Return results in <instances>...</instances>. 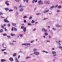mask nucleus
Instances as JSON below:
<instances>
[{
  "instance_id": "1",
  "label": "nucleus",
  "mask_w": 62,
  "mask_h": 62,
  "mask_svg": "<svg viewBox=\"0 0 62 62\" xmlns=\"http://www.w3.org/2000/svg\"><path fill=\"white\" fill-rule=\"evenodd\" d=\"M52 54H53V56H55L56 55V52L55 51H52Z\"/></svg>"
},
{
  "instance_id": "2",
  "label": "nucleus",
  "mask_w": 62,
  "mask_h": 62,
  "mask_svg": "<svg viewBox=\"0 0 62 62\" xmlns=\"http://www.w3.org/2000/svg\"><path fill=\"white\" fill-rule=\"evenodd\" d=\"M34 53L36 55H39V52L36 51H34Z\"/></svg>"
},
{
  "instance_id": "3",
  "label": "nucleus",
  "mask_w": 62,
  "mask_h": 62,
  "mask_svg": "<svg viewBox=\"0 0 62 62\" xmlns=\"http://www.w3.org/2000/svg\"><path fill=\"white\" fill-rule=\"evenodd\" d=\"M2 45H3V47H4V48H5V49H6V48H7V46H6V45H5L4 43H3L2 44Z\"/></svg>"
},
{
  "instance_id": "4",
  "label": "nucleus",
  "mask_w": 62,
  "mask_h": 62,
  "mask_svg": "<svg viewBox=\"0 0 62 62\" xmlns=\"http://www.w3.org/2000/svg\"><path fill=\"white\" fill-rule=\"evenodd\" d=\"M8 1H6V2H5V4H6V5H7V6H9V3H8Z\"/></svg>"
},
{
  "instance_id": "5",
  "label": "nucleus",
  "mask_w": 62,
  "mask_h": 62,
  "mask_svg": "<svg viewBox=\"0 0 62 62\" xmlns=\"http://www.w3.org/2000/svg\"><path fill=\"white\" fill-rule=\"evenodd\" d=\"M4 21L5 22H6V23H9V21H8L7 19H4Z\"/></svg>"
},
{
  "instance_id": "6",
  "label": "nucleus",
  "mask_w": 62,
  "mask_h": 62,
  "mask_svg": "<svg viewBox=\"0 0 62 62\" xmlns=\"http://www.w3.org/2000/svg\"><path fill=\"white\" fill-rule=\"evenodd\" d=\"M42 30L43 31H44V32H47V30H45L44 28L43 29H42Z\"/></svg>"
},
{
  "instance_id": "7",
  "label": "nucleus",
  "mask_w": 62,
  "mask_h": 62,
  "mask_svg": "<svg viewBox=\"0 0 62 62\" xmlns=\"http://www.w3.org/2000/svg\"><path fill=\"white\" fill-rule=\"evenodd\" d=\"M9 60H10L11 61H13V58H9Z\"/></svg>"
},
{
  "instance_id": "8",
  "label": "nucleus",
  "mask_w": 62,
  "mask_h": 62,
  "mask_svg": "<svg viewBox=\"0 0 62 62\" xmlns=\"http://www.w3.org/2000/svg\"><path fill=\"white\" fill-rule=\"evenodd\" d=\"M6 61V60L5 59H2L1 60V62H4V61Z\"/></svg>"
},
{
  "instance_id": "9",
  "label": "nucleus",
  "mask_w": 62,
  "mask_h": 62,
  "mask_svg": "<svg viewBox=\"0 0 62 62\" xmlns=\"http://www.w3.org/2000/svg\"><path fill=\"white\" fill-rule=\"evenodd\" d=\"M23 31L24 32H25V31H26V28L25 27L23 30Z\"/></svg>"
},
{
  "instance_id": "10",
  "label": "nucleus",
  "mask_w": 62,
  "mask_h": 62,
  "mask_svg": "<svg viewBox=\"0 0 62 62\" xmlns=\"http://www.w3.org/2000/svg\"><path fill=\"white\" fill-rule=\"evenodd\" d=\"M56 27H60V26L59 25L57 24L56 25Z\"/></svg>"
},
{
  "instance_id": "11",
  "label": "nucleus",
  "mask_w": 62,
  "mask_h": 62,
  "mask_svg": "<svg viewBox=\"0 0 62 62\" xmlns=\"http://www.w3.org/2000/svg\"><path fill=\"white\" fill-rule=\"evenodd\" d=\"M49 11V10H46L45 11H44V13H46V12H48Z\"/></svg>"
},
{
  "instance_id": "12",
  "label": "nucleus",
  "mask_w": 62,
  "mask_h": 62,
  "mask_svg": "<svg viewBox=\"0 0 62 62\" xmlns=\"http://www.w3.org/2000/svg\"><path fill=\"white\" fill-rule=\"evenodd\" d=\"M16 55L17 54L16 53H14L13 55V56H16Z\"/></svg>"
},
{
  "instance_id": "13",
  "label": "nucleus",
  "mask_w": 62,
  "mask_h": 62,
  "mask_svg": "<svg viewBox=\"0 0 62 62\" xmlns=\"http://www.w3.org/2000/svg\"><path fill=\"white\" fill-rule=\"evenodd\" d=\"M14 29V31H17V29H16L15 28H13Z\"/></svg>"
},
{
  "instance_id": "14",
  "label": "nucleus",
  "mask_w": 62,
  "mask_h": 62,
  "mask_svg": "<svg viewBox=\"0 0 62 62\" xmlns=\"http://www.w3.org/2000/svg\"><path fill=\"white\" fill-rule=\"evenodd\" d=\"M16 62H19V61L18 60V59H17V58H16Z\"/></svg>"
},
{
  "instance_id": "15",
  "label": "nucleus",
  "mask_w": 62,
  "mask_h": 62,
  "mask_svg": "<svg viewBox=\"0 0 62 62\" xmlns=\"http://www.w3.org/2000/svg\"><path fill=\"white\" fill-rule=\"evenodd\" d=\"M1 26L2 28L4 29V27L3 25H1Z\"/></svg>"
},
{
  "instance_id": "16",
  "label": "nucleus",
  "mask_w": 62,
  "mask_h": 62,
  "mask_svg": "<svg viewBox=\"0 0 62 62\" xmlns=\"http://www.w3.org/2000/svg\"><path fill=\"white\" fill-rule=\"evenodd\" d=\"M41 0H40L39 1V4H40V3L41 2Z\"/></svg>"
},
{
  "instance_id": "17",
  "label": "nucleus",
  "mask_w": 62,
  "mask_h": 62,
  "mask_svg": "<svg viewBox=\"0 0 62 62\" xmlns=\"http://www.w3.org/2000/svg\"><path fill=\"white\" fill-rule=\"evenodd\" d=\"M31 23H35V21H34V20H32V21H31Z\"/></svg>"
},
{
  "instance_id": "18",
  "label": "nucleus",
  "mask_w": 62,
  "mask_h": 62,
  "mask_svg": "<svg viewBox=\"0 0 62 62\" xmlns=\"http://www.w3.org/2000/svg\"><path fill=\"white\" fill-rule=\"evenodd\" d=\"M54 6H52L51 8H50L51 9H52V8H54Z\"/></svg>"
},
{
  "instance_id": "19",
  "label": "nucleus",
  "mask_w": 62,
  "mask_h": 62,
  "mask_svg": "<svg viewBox=\"0 0 62 62\" xmlns=\"http://www.w3.org/2000/svg\"><path fill=\"white\" fill-rule=\"evenodd\" d=\"M5 9L6 10H8V8H5Z\"/></svg>"
},
{
  "instance_id": "20",
  "label": "nucleus",
  "mask_w": 62,
  "mask_h": 62,
  "mask_svg": "<svg viewBox=\"0 0 62 62\" xmlns=\"http://www.w3.org/2000/svg\"><path fill=\"white\" fill-rule=\"evenodd\" d=\"M27 45H30V43H27L26 44Z\"/></svg>"
},
{
  "instance_id": "21",
  "label": "nucleus",
  "mask_w": 62,
  "mask_h": 62,
  "mask_svg": "<svg viewBox=\"0 0 62 62\" xmlns=\"http://www.w3.org/2000/svg\"><path fill=\"white\" fill-rule=\"evenodd\" d=\"M23 8H21V9L20 10V11H23Z\"/></svg>"
},
{
  "instance_id": "22",
  "label": "nucleus",
  "mask_w": 62,
  "mask_h": 62,
  "mask_svg": "<svg viewBox=\"0 0 62 62\" xmlns=\"http://www.w3.org/2000/svg\"><path fill=\"white\" fill-rule=\"evenodd\" d=\"M45 36H47V35H48V34L47 33H45Z\"/></svg>"
},
{
  "instance_id": "23",
  "label": "nucleus",
  "mask_w": 62,
  "mask_h": 62,
  "mask_svg": "<svg viewBox=\"0 0 62 62\" xmlns=\"http://www.w3.org/2000/svg\"><path fill=\"white\" fill-rule=\"evenodd\" d=\"M3 31V30L2 29H1L0 30V32H2Z\"/></svg>"
},
{
  "instance_id": "24",
  "label": "nucleus",
  "mask_w": 62,
  "mask_h": 62,
  "mask_svg": "<svg viewBox=\"0 0 62 62\" xmlns=\"http://www.w3.org/2000/svg\"><path fill=\"white\" fill-rule=\"evenodd\" d=\"M12 25H16V23H12Z\"/></svg>"
},
{
  "instance_id": "25",
  "label": "nucleus",
  "mask_w": 62,
  "mask_h": 62,
  "mask_svg": "<svg viewBox=\"0 0 62 62\" xmlns=\"http://www.w3.org/2000/svg\"><path fill=\"white\" fill-rule=\"evenodd\" d=\"M61 7H62L61 6H59L58 7V8H61Z\"/></svg>"
},
{
  "instance_id": "26",
  "label": "nucleus",
  "mask_w": 62,
  "mask_h": 62,
  "mask_svg": "<svg viewBox=\"0 0 62 62\" xmlns=\"http://www.w3.org/2000/svg\"><path fill=\"white\" fill-rule=\"evenodd\" d=\"M3 36H7V34H3Z\"/></svg>"
},
{
  "instance_id": "27",
  "label": "nucleus",
  "mask_w": 62,
  "mask_h": 62,
  "mask_svg": "<svg viewBox=\"0 0 62 62\" xmlns=\"http://www.w3.org/2000/svg\"><path fill=\"white\" fill-rule=\"evenodd\" d=\"M23 28H24V26H22L21 27V29H23Z\"/></svg>"
},
{
  "instance_id": "28",
  "label": "nucleus",
  "mask_w": 62,
  "mask_h": 62,
  "mask_svg": "<svg viewBox=\"0 0 62 62\" xmlns=\"http://www.w3.org/2000/svg\"><path fill=\"white\" fill-rule=\"evenodd\" d=\"M8 27H9L10 26V24H8Z\"/></svg>"
},
{
  "instance_id": "29",
  "label": "nucleus",
  "mask_w": 62,
  "mask_h": 62,
  "mask_svg": "<svg viewBox=\"0 0 62 62\" xmlns=\"http://www.w3.org/2000/svg\"><path fill=\"white\" fill-rule=\"evenodd\" d=\"M13 11V10L11 9H10L9 10V11L11 12V11Z\"/></svg>"
},
{
  "instance_id": "30",
  "label": "nucleus",
  "mask_w": 62,
  "mask_h": 62,
  "mask_svg": "<svg viewBox=\"0 0 62 62\" xmlns=\"http://www.w3.org/2000/svg\"><path fill=\"white\" fill-rule=\"evenodd\" d=\"M11 36H14V34H13L12 33H11Z\"/></svg>"
},
{
  "instance_id": "31",
  "label": "nucleus",
  "mask_w": 62,
  "mask_h": 62,
  "mask_svg": "<svg viewBox=\"0 0 62 62\" xmlns=\"http://www.w3.org/2000/svg\"><path fill=\"white\" fill-rule=\"evenodd\" d=\"M24 23H26V20H24Z\"/></svg>"
},
{
  "instance_id": "32",
  "label": "nucleus",
  "mask_w": 62,
  "mask_h": 62,
  "mask_svg": "<svg viewBox=\"0 0 62 62\" xmlns=\"http://www.w3.org/2000/svg\"><path fill=\"white\" fill-rule=\"evenodd\" d=\"M36 50H37V49L35 48H34L33 49V51H36Z\"/></svg>"
},
{
  "instance_id": "33",
  "label": "nucleus",
  "mask_w": 62,
  "mask_h": 62,
  "mask_svg": "<svg viewBox=\"0 0 62 62\" xmlns=\"http://www.w3.org/2000/svg\"><path fill=\"white\" fill-rule=\"evenodd\" d=\"M3 15V13H2L0 12V15Z\"/></svg>"
},
{
  "instance_id": "34",
  "label": "nucleus",
  "mask_w": 62,
  "mask_h": 62,
  "mask_svg": "<svg viewBox=\"0 0 62 62\" xmlns=\"http://www.w3.org/2000/svg\"><path fill=\"white\" fill-rule=\"evenodd\" d=\"M22 45H27V44L26 43H24V44H22Z\"/></svg>"
},
{
  "instance_id": "35",
  "label": "nucleus",
  "mask_w": 62,
  "mask_h": 62,
  "mask_svg": "<svg viewBox=\"0 0 62 62\" xmlns=\"http://www.w3.org/2000/svg\"><path fill=\"white\" fill-rule=\"evenodd\" d=\"M28 25H31L32 24L31 23H28Z\"/></svg>"
},
{
  "instance_id": "36",
  "label": "nucleus",
  "mask_w": 62,
  "mask_h": 62,
  "mask_svg": "<svg viewBox=\"0 0 62 62\" xmlns=\"http://www.w3.org/2000/svg\"><path fill=\"white\" fill-rule=\"evenodd\" d=\"M40 14V13H37L36 14V15H39Z\"/></svg>"
},
{
  "instance_id": "37",
  "label": "nucleus",
  "mask_w": 62,
  "mask_h": 62,
  "mask_svg": "<svg viewBox=\"0 0 62 62\" xmlns=\"http://www.w3.org/2000/svg\"><path fill=\"white\" fill-rule=\"evenodd\" d=\"M5 50H6V49H1V50L2 51H5Z\"/></svg>"
},
{
  "instance_id": "38",
  "label": "nucleus",
  "mask_w": 62,
  "mask_h": 62,
  "mask_svg": "<svg viewBox=\"0 0 62 62\" xmlns=\"http://www.w3.org/2000/svg\"><path fill=\"white\" fill-rule=\"evenodd\" d=\"M60 41H59V42H58V43H59V45H61V44H60V43H59V42H60Z\"/></svg>"
},
{
  "instance_id": "39",
  "label": "nucleus",
  "mask_w": 62,
  "mask_h": 62,
  "mask_svg": "<svg viewBox=\"0 0 62 62\" xmlns=\"http://www.w3.org/2000/svg\"><path fill=\"white\" fill-rule=\"evenodd\" d=\"M10 44L11 45H14V44L13 43H10Z\"/></svg>"
},
{
  "instance_id": "40",
  "label": "nucleus",
  "mask_w": 62,
  "mask_h": 62,
  "mask_svg": "<svg viewBox=\"0 0 62 62\" xmlns=\"http://www.w3.org/2000/svg\"><path fill=\"white\" fill-rule=\"evenodd\" d=\"M7 37L8 38H10V36H7Z\"/></svg>"
},
{
  "instance_id": "41",
  "label": "nucleus",
  "mask_w": 62,
  "mask_h": 62,
  "mask_svg": "<svg viewBox=\"0 0 62 62\" xmlns=\"http://www.w3.org/2000/svg\"><path fill=\"white\" fill-rule=\"evenodd\" d=\"M31 19H32V16H30V18H29L30 20H31Z\"/></svg>"
},
{
  "instance_id": "42",
  "label": "nucleus",
  "mask_w": 62,
  "mask_h": 62,
  "mask_svg": "<svg viewBox=\"0 0 62 62\" xmlns=\"http://www.w3.org/2000/svg\"><path fill=\"white\" fill-rule=\"evenodd\" d=\"M47 19V18H45L43 19V20H46V19Z\"/></svg>"
},
{
  "instance_id": "43",
  "label": "nucleus",
  "mask_w": 62,
  "mask_h": 62,
  "mask_svg": "<svg viewBox=\"0 0 62 62\" xmlns=\"http://www.w3.org/2000/svg\"><path fill=\"white\" fill-rule=\"evenodd\" d=\"M24 18H27V16H24L23 17Z\"/></svg>"
},
{
  "instance_id": "44",
  "label": "nucleus",
  "mask_w": 62,
  "mask_h": 62,
  "mask_svg": "<svg viewBox=\"0 0 62 62\" xmlns=\"http://www.w3.org/2000/svg\"><path fill=\"white\" fill-rule=\"evenodd\" d=\"M22 7V5H20L19 6V8H21V7Z\"/></svg>"
},
{
  "instance_id": "45",
  "label": "nucleus",
  "mask_w": 62,
  "mask_h": 62,
  "mask_svg": "<svg viewBox=\"0 0 62 62\" xmlns=\"http://www.w3.org/2000/svg\"><path fill=\"white\" fill-rule=\"evenodd\" d=\"M4 54H7V52H4Z\"/></svg>"
},
{
  "instance_id": "46",
  "label": "nucleus",
  "mask_w": 62,
  "mask_h": 62,
  "mask_svg": "<svg viewBox=\"0 0 62 62\" xmlns=\"http://www.w3.org/2000/svg\"><path fill=\"white\" fill-rule=\"evenodd\" d=\"M59 48H62V46H60L59 47Z\"/></svg>"
},
{
  "instance_id": "47",
  "label": "nucleus",
  "mask_w": 62,
  "mask_h": 62,
  "mask_svg": "<svg viewBox=\"0 0 62 62\" xmlns=\"http://www.w3.org/2000/svg\"><path fill=\"white\" fill-rule=\"evenodd\" d=\"M43 3V2L42 1L40 3V4H42Z\"/></svg>"
},
{
  "instance_id": "48",
  "label": "nucleus",
  "mask_w": 62,
  "mask_h": 62,
  "mask_svg": "<svg viewBox=\"0 0 62 62\" xmlns=\"http://www.w3.org/2000/svg\"><path fill=\"white\" fill-rule=\"evenodd\" d=\"M15 9H17V7H15Z\"/></svg>"
},
{
  "instance_id": "49",
  "label": "nucleus",
  "mask_w": 62,
  "mask_h": 62,
  "mask_svg": "<svg viewBox=\"0 0 62 62\" xmlns=\"http://www.w3.org/2000/svg\"><path fill=\"white\" fill-rule=\"evenodd\" d=\"M29 58H30V57H26L27 59Z\"/></svg>"
},
{
  "instance_id": "50",
  "label": "nucleus",
  "mask_w": 62,
  "mask_h": 62,
  "mask_svg": "<svg viewBox=\"0 0 62 62\" xmlns=\"http://www.w3.org/2000/svg\"><path fill=\"white\" fill-rule=\"evenodd\" d=\"M35 0H33V3H34V2H35Z\"/></svg>"
},
{
  "instance_id": "51",
  "label": "nucleus",
  "mask_w": 62,
  "mask_h": 62,
  "mask_svg": "<svg viewBox=\"0 0 62 62\" xmlns=\"http://www.w3.org/2000/svg\"><path fill=\"white\" fill-rule=\"evenodd\" d=\"M15 0L16 2H18V1H19L18 0Z\"/></svg>"
},
{
  "instance_id": "52",
  "label": "nucleus",
  "mask_w": 62,
  "mask_h": 62,
  "mask_svg": "<svg viewBox=\"0 0 62 62\" xmlns=\"http://www.w3.org/2000/svg\"><path fill=\"white\" fill-rule=\"evenodd\" d=\"M33 41H33V40L31 41V43H32V42H33Z\"/></svg>"
},
{
  "instance_id": "53",
  "label": "nucleus",
  "mask_w": 62,
  "mask_h": 62,
  "mask_svg": "<svg viewBox=\"0 0 62 62\" xmlns=\"http://www.w3.org/2000/svg\"><path fill=\"white\" fill-rule=\"evenodd\" d=\"M20 57V55H19L18 57V58H19Z\"/></svg>"
},
{
  "instance_id": "54",
  "label": "nucleus",
  "mask_w": 62,
  "mask_h": 62,
  "mask_svg": "<svg viewBox=\"0 0 62 62\" xmlns=\"http://www.w3.org/2000/svg\"><path fill=\"white\" fill-rule=\"evenodd\" d=\"M58 6V5H56V6L55 7V8H56V7H57Z\"/></svg>"
},
{
  "instance_id": "55",
  "label": "nucleus",
  "mask_w": 62,
  "mask_h": 62,
  "mask_svg": "<svg viewBox=\"0 0 62 62\" xmlns=\"http://www.w3.org/2000/svg\"><path fill=\"white\" fill-rule=\"evenodd\" d=\"M52 49V50H54V48H53Z\"/></svg>"
},
{
  "instance_id": "56",
  "label": "nucleus",
  "mask_w": 62,
  "mask_h": 62,
  "mask_svg": "<svg viewBox=\"0 0 62 62\" xmlns=\"http://www.w3.org/2000/svg\"><path fill=\"white\" fill-rule=\"evenodd\" d=\"M5 31H7V29H6V28H5Z\"/></svg>"
},
{
  "instance_id": "57",
  "label": "nucleus",
  "mask_w": 62,
  "mask_h": 62,
  "mask_svg": "<svg viewBox=\"0 0 62 62\" xmlns=\"http://www.w3.org/2000/svg\"><path fill=\"white\" fill-rule=\"evenodd\" d=\"M26 2H27V3H28V0H26Z\"/></svg>"
},
{
  "instance_id": "58",
  "label": "nucleus",
  "mask_w": 62,
  "mask_h": 62,
  "mask_svg": "<svg viewBox=\"0 0 62 62\" xmlns=\"http://www.w3.org/2000/svg\"><path fill=\"white\" fill-rule=\"evenodd\" d=\"M57 12H59L60 11L59 10H57Z\"/></svg>"
},
{
  "instance_id": "59",
  "label": "nucleus",
  "mask_w": 62,
  "mask_h": 62,
  "mask_svg": "<svg viewBox=\"0 0 62 62\" xmlns=\"http://www.w3.org/2000/svg\"><path fill=\"white\" fill-rule=\"evenodd\" d=\"M11 30L12 31H13V28L12 27Z\"/></svg>"
},
{
  "instance_id": "60",
  "label": "nucleus",
  "mask_w": 62,
  "mask_h": 62,
  "mask_svg": "<svg viewBox=\"0 0 62 62\" xmlns=\"http://www.w3.org/2000/svg\"><path fill=\"white\" fill-rule=\"evenodd\" d=\"M50 42V41L49 40H47V42Z\"/></svg>"
},
{
  "instance_id": "61",
  "label": "nucleus",
  "mask_w": 62,
  "mask_h": 62,
  "mask_svg": "<svg viewBox=\"0 0 62 62\" xmlns=\"http://www.w3.org/2000/svg\"><path fill=\"white\" fill-rule=\"evenodd\" d=\"M53 30H55V29H54V28H53Z\"/></svg>"
},
{
  "instance_id": "62",
  "label": "nucleus",
  "mask_w": 62,
  "mask_h": 62,
  "mask_svg": "<svg viewBox=\"0 0 62 62\" xmlns=\"http://www.w3.org/2000/svg\"><path fill=\"white\" fill-rule=\"evenodd\" d=\"M35 30H36V29H33V31H35Z\"/></svg>"
},
{
  "instance_id": "63",
  "label": "nucleus",
  "mask_w": 62,
  "mask_h": 62,
  "mask_svg": "<svg viewBox=\"0 0 62 62\" xmlns=\"http://www.w3.org/2000/svg\"><path fill=\"white\" fill-rule=\"evenodd\" d=\"M35 2H37V0H36L35 1Z\"/></svg>"
},
{
  "instance_id": "64",
  "label": "nucleus",
  "mask_w": 62,
  "mask_h": 62,
  "mask_svg": "<svg viewBox=\"0 0 62 62\" xmlns=\"http://www.w3.org/2000/svg\"><path fill=\"white\" fill-rule=\"evenodd\" d=\"M43 38H45V36H43Z\"/></svg>"
}]
</instances>
